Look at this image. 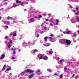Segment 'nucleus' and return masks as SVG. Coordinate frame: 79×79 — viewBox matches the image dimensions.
<instances>
[{"mask_svg":"<svg viewBox=\"0 0 79 79\" xmlns=\"http://www.w3.org/2000/svg\"><path fill=\"white\" fill-rule=\"evenodd\" d=\"M59 42L60 44H64L66 45H69L71 44V41L69 40L66 39H61L60 40Z\"/></svg>","mask_w":79,"mask_h":79,"instance_id":"f257e3e1","label":"nucleus"},{"mask_svg":"<svg viewBox=\"0 0 79 79\" xmlns=\"http://www.w3.org/2000/svg\"><path fill=\"white\" fill-rule=\"evenodd\" d=\"M25 74V73L24 72H23L22 73H21L19 75L18 77H19L20 79H22V77H23V75H24Z\"/></svg>","mask_w":79,"mask_h":79,"instance_id":"f03ea898","label":"nucleus"},{"mask_svg":"<svg viewBox=\"0 0 79 79\" xmlns=\"http://www.w3.org/2000/svg\"><path fill=\"white\" fill-rule=\"evenodd\" d=\"M26 72L28 73H31L34 72V71L33 70H31L30 69H28L25 70Z\"/></svg>","mask_w":79,"mask_h":79,"instance_id":"7ed1b4c3","label":"nucleus"},{"mask_svg":"<svg viewBox=\"0 0 79 79\" xmlns=\"http://www.w3.org/2000/svg\"><path fill=\"white\" fill-rule=\"evenodd\" d=\"M37 56L38 58H39V59H40V60L43 59V56L41 54H39Z\"/></svg>","mask_w":79,"mask_h":79,"instance_id":"20e7f679","label":"nucleus"},{"mask_svg":"<svg viewBox=\"0 0 79 79\" xmlns=\"http://www.w3.org/2000/svg\"><path fill=\"white\" fill-rule=\"evenodd\" d=\"M3 23L5 24H6L7 25H9L10 23V21H4Z\"/></svg>","mask_w":79,"mask_h":79,"instance_id":"39448f33","label":"nucleus"},{"mask_svg":"<svg viewBox=\"0 0 79 79\" xmlns=\"http://www.w3.org/2000/svg\"><path fill=\"white\" fill-rule=\"evenodd\" d=\"M35 21V20L33 18H31L30 19V21H29V23H33V22H34Z\"/></svg>","mask_w":79,"mask_h":79,"instance_id":"423d86ee","label":"nucleus"},{"mask_svg":"<svg viewBox=\"0 0 79 79\" xmlns=\"http://www.w3.org/2000/svg\"><path fill=\"white\" fill-rule=\"evenodd\" d=\"M65 31H66V34H69V33L71 32V31L68 30V29H66Z\"/></svg>","mask_w":79,"mask_h":79,"instance_id":"0eeeda50","label":"nucleus"},{"mask_svg":"<svg viewBox=\"0 0 79 79\" xmlns=\"http://www.w3.org/2000/svg\"><path fill=\"white\" fill-rule=\"evenodd\" d=\"M34 75H35L34 73L31 74L28 76V77L29 79H31V78H32V77H33V76H34Z\"/></svg>","mask_w":79,"mask_h":79,"instance_id":"6e6552de","label":"nucleus"},{"mask_svg":"<svg viewBox=\"0 0 79 79\" xmlns=\"http://www.w3.org/2000/svg\"><path fill=\"white\" fill-rule=\"evenodd\" d=\"M43 45L45 46V47H48L49 46H50V45H51V44H49V43H46L45 44V43L43 44Z\"/></svg>","mask_w":79,"mask_h":79,"instance_id":"1a4fd4ad","label":"nucleus"},{"mask_svg":"<svg viewBox=\"0 0 79 79\" xmlns=\"http://www.w3.org/2000/svg\"><path fill=\"white\" fill-rule=\"evenodd\" d=\"M28 45V44L27 43H23V45L24 47H26V46H27Z\"/></svg>","mask_w":79,"mask_h":79,"instance_id":"9d476101","label":"nucleus"},{"mask_svg":"<svg viewBox=\"0 0 79 79\" xmlns=\"http://www.w3.org/2000/svg\"><path fill=\"white\" fill-rule=\"evenodd\" d=\"M5 54L2 55L1 56V57L0 58V59H1V60H2V59H3V58H5Z\"/></svg>","mask_w":79,"mask_h":79,"instance_id":"9b49d317","label":"nucleus"},{"mask_svg":"<svg viewBox=\"0 0 79 79\" xmlns=\"http://www.w3.org/2000/svg\"><path fill=\"white\" fill-rule=\"evenodd\" d=\"M71 21L72 23H75L76 22V20L74 19H72V20H71Z\"/></svg>","mask_w":79,"mask_h":79,"instance_id":"f8f14e48","label":"nucleus"},{"mask_svg":"<svg viewBox=\"0 0 79 79\" xmlns=\"http://www.w3.org/2000/svg\"><path fill=\"white\" fill-rule=\"evenodd\" d=\"M76 20L77 22H79V17L78 16H76Z\"/></svg>","mask_w":79,"mask_h":79,"instance_id":"ddd939ff","label":"nucleus"},{"mask_svg":"<svg viewBox=\"0 0 79 79\" xmlns=\"http://www.w3.org/2000/svg\"><path fill=\"white\" fill-rule=\"evenodd\" d=\"M37 31H36V32H35V36H36V37H39V35H40L39 34H38L37 33Z\"/></svg>","mask_w":79,"mask_h":79,"instance_id":"4468645a","label":"nucleus"},{"mask_svg":"<svg viewBox=\"0 0 79 79\" xmlns=\"http://www.w3.org/2000/svg\"><path fill=\"white\" fill-rule=\"evenodd\" d=\"M32 43V41H28V45H31V44H33Z\"/></svg>","mask_w":79,"mask_h":79,"instance_id":"2eb2a0df","label":"nucleus"},{"mask_svg":"<svg viewBox=\"0 0 79 79\" xmlns=\"http://www.w3.org/2000/svg\"><path fill=\"white\" fill-rule=\"evenodd\" d=\"M6 65H4L3 68L2 69V71H4V70H5V69H6Z\"/></svg>","mask_w":79,"mask_h":79,"instance_id":"dca6fc26","label":"nucleus"},{"mask_svg":"<svg viewBox=\"0 0 79 79\" xmlns=\"http://www.w3.org/2000/svg\"><path fill=\"white\" fill-rule=\"evenodd\" d=\"M6 65H4L3 68L2 69V71H4V70H5V69H6Z\"/></svg>","mask_w":79,"mask_h":79,"instance_id":"f3484780","label":"nucleus"},{"mask_svg":"<svg viewBox=\"0 0 79 79\" xmlns=\"http://www.w3.org/2000/svg\"><path fill=\"white\" fill-rule=\"evenodd\" d=\"M6 65H4L3 68L2 69V71H4V70H5V69H6Z\"/></svg>","mask_w":79,"mask_h":79,"instance_id":"a211bd4d","label":"nucleus"},{"mask_svg":"<svg viewBox=\"0 0 79 79\" xmlns=\"http://www.w3.org/2000/svg\"><path fill=\"white\" fill-rule=\"evenodd\" d=\"M36 74H40V69L38 70L36 72Z\"/></svg>","mask_w":79,"mask_h":79,"instance_id":"6ab92c4d","label":"nucleus"},{"mask_svg":"<svg viewBox=\"0 0 79 79\" xmlns=\"http://www.w3.org/2000/svg\"><path fill=\"white\" fill-rule=\"evenodd\" d=\"M64 61V59H62L60 60L59 61V63H63V62Z\"/></svg>","mask_w":79,"mask_h":79,"instance_id":"aec40b11","label":"nucleus"},{"mask_svg":"<svg viewBox=\"0 0 79 79\" xmlns=\"http://www.w3.org/2000/svg\"><path fill=\"white\" fill-rule=\"evenodd\" d=\"M16 35V32L15 31H14V34L12 35L13 37H15Z\"/></svg>","mask_w":79,"mask_h":79,"instance_id":"412c9836","label":"nucleus"},{"mask_svg":"<svg viewBox=\"0 0 79 79\" xmlns=\"http://www.w3.org/2000/svg\"><path fill=\"white\" fill-rule=\"evenodd\" d=\"M43 59L44 60H48V57L47 56H45L44 57Z\"/></svg>","mask_w":79,"mask_h":79,"instance_id":"4be33fe9","label":"nucleus"},{"mask_svg":"<svg viewBox=\"0 0 79 79\" xmlns=\"http://www.w3.org/2000/svg\"><path fill=\"white\" fill-rule=\"evenodd\" d=\"M7 47L8 48H10L11 47V45L10 44V43H9L8 45H7Z\"/></svg>","mask_w":79,"mask_h":79,"instance_id":"5701e85b","label":"nucleus"},{"mask_svg":"<svg viewBox=\"0 0 79 79\" xmlns=\"http://www.w3.org/2000/svg\"><path fill=\"white\" fill-rule=\"evenodd\" d=\"M10 19H12V18L11 17H10V16H8L7 17V20Z\"/></svg>","mask_w":79,"mask_h":79,"instance_id":"b1692460","label":"nucleus"},{"mask_svg":"<svg viewBox=\"0 0 79 79\" xmlns=\"http://www.w3.org/2000/svg\"><path fill=\"white\" fill-rule=\"evenodd\" d=\"M16 3H21V1L16 0Z\"/></svg>","mask_w":79,"mask_h":79,"instance_id":"393cba45","label":"nucleus"},{"mask_svg":"<svg viewBox=\"0 0 79 79\" xmlns=\"http://www.w3.org/2000/svg\"><path fill=\"white\" fill-rule=\"evenodd\" d=\"M49 40H50L51 42H52V40H53V38H52L51 37H49Z\"/></svg>","mask_w":79,"mask_h":79,"instance_id":"a878e982","label":"nucleus"},{"mask_svg":"<svg viewBox=\"0 0 79 79\" xmlns=\"http://www.w3.org/2000/svg\"><path fill=\"white\" fill-rule=\"evenodd\" d=\"M37 52V49H35L32 51V52H33V53Z\"/></svg>","mask_w":79,"mask_h":79,"instance_id":"bb28decb","label":"nucleus"},{"mask_svg":"<svg viewBox=\"0 0 79 79\" xmlns=\"http://www.w3.org/2000/svg\"><path fill=\"white\" fill-rule=\"evenodd\" d=\"M47 71L48 72H50V73H52V70L50 69H48Z\"/></svg>","mask_w":79,"mask_h":79,"instance_id":"cd10ccee","label":"nucleus"},{"mask_svg":"<svg viewBox=\"0 0 79 79\" xmlns=\"http://www.w3.org/2000/svg\"><path fill=\"white\" fill-rule=\"evenodd\" d=\"M47 38H48L47 37H46L44 38V39L45 42H47Z\"/></svg>","mask_w":79,"mask_h":79,"instance_id":"c85d7f7f","label":"nucleus"},{"mask_svg":"<svg viewBox=\"0 0 79 79\" xmlns=\"http://www.w3.org/2000/svg\"><path fill=\"white\" fill-rule=\"evenodd\" d=\"M15 50L16 49H14L13 52V55H15L16 53V51H15Z\"/></svg>","mask_w":79,"mask_h":79,"instance_id":"c756f323","label":"nucleus"},{"mask_svg":"<svg viewBox=\"0 0 79 79\" xmlns=\"http://www.w3.org/2000/svg\"><path fill=\"white\" fill-rule=\"evenodd\" d=\"M13 6H14V7H16L17 6V5H16V3H14Z\"/></svg>","mask_w":79,"mask_h":79,"instance_id":"7c9ffc66","label":"nucleus"},{"mask_svg":"<svg viewBox=\"0 0 79 79\" xmlns=\"http://www.w3.org/2000/svg\"><path fill=\"white\" fill-rule=\"evenodd\" d=\"M77 12L76 13V15H79V10H77Z\"/></svg>","mask_w":79,"mask_h":79,"instance_id":"2f4dec72","label":"nucleus"},{"mask_svg":"<svg viewBox=\"0 0 79 79\" xmlns=\"http://www.w3.org/2000/svg\"><path fill=\"white\" fill-rule=\"evenodd\" d=\"M11 68L10 67H9L7 69L6 71H9V70H11Z\"/></svg>","mask_w":79,"mask_h":79,"instance_id":"473e14b6","label":"nucleus"},{"mask_svg":"<svg viewBox=\"0 0 79 79\" xmlns=\"http://www.w3.org/2000/svg\"><path fill=\"white\" fill-rule=\"evenodd\" d=\"M14 34V31L13 32H11V33H10L9 35H13V34Z\"/></svg>","mask_w":79,"mask_h":79,"instance_id":"72a5a7b5","label":"nucleus"},{"mask_svg":"<svg viewBox=\"0 0 79 79\" xmlns=\"http://www.w3.org/2000/svg\"><path fill=\"white\" fill-rule=\"evenodd\" d=\"M59 74L57 73H56L54 74V76H58Z\"/></svg>","mask_w":79,"mask_h":79,"instance_id":"f704fd0d","label":"nucleus"},{"mask_svg":"<svg viewBox=\"0 0 79 79\" xmlns=\"http://www.w3.org/2000/svg\"><path fill=\"white\" fill-rule=\"evenodd\" d=\"M13 23H12V24H15V23H17V22L15 21V20H13Z\"/></svg>","mask_w":79,"mask_h":79,"instance_id":"c9c22d12","label":"nucleus"},{"mask_svg":"<svg viewBox=\"0 0 79 79\" xmlns=\"http://www.w3.org/2000/svg\"><path fill=\"white\" fill-rule=\"evenodd\" d=\"M52 53H53V52H52V51H50V52H49V54L50 55L51 54H52Z\"/></svg>","mask_w":79,"mask_h":79,"instance_id":"e433bc0d","label":"nucleus"},{"mask_svg":"<svg viewBox=\"0 0 79 79\" xmlns=\"http://www.w3.org/2000/svg\"><path fill=\"white\" fill-rule=\"evenodd\" d=\"M50 21L51 22V23H53V22H54V21L52 19H50Z\"/></svg>","mask_w":79,"mask_h":79,"instance_id":"4c0bfd02","label":"nucleus"},{"mask_svg":"<svg viewBox=\"0 0 79 79\" xmlns=\"http://www.w3.org/2000/svg\"><path fill=\"white\" fill-rule=\"evenodd\" d=\"M43 77H44L45 79H48V76H46L45 77L44 76H43Z\"/></svg>","mask_w":79,"mask_h":79,"instance_id":"58836bf2","label":"nucleus"},{"mask_svg":"<svg viewBox=\"0 0 79 79\" xmlns=\"http://www.w3.org/2000/svg\"><path fill=\"white\" fill-rule=\"evenodd\" d=\"M38 17L40 18H41L42 17V15H39Z\"/></svg>","mask_w":79,"mask_h":79,"instance_id":"ea45409f","label":"nucleus"},{"mask_svg":"<svg viewBox=\"0 0 79 79\" xmlns=\"http://www.w3.org/2000/svg\"><path fill=\"white\" fill-rule=\"evenodd\" d=\"M35 42H36V40H34L33 41H32V43L33 44H34Z\"/></svg>","mask_w":79,"mask_h":79,"instance_id":"a19ab883","label":"nucleus"},{"mask_svg":"<svg viewBox=\"0 0 79 79\" xmlns=\"http://www.w3.org/2000/svg\"><path fill=\"white\" fill-rule=\"evenodd\" d=\"M40 34H44V31H41L40 32Z\"/></svg>","mask_w":79,"mask_h":79,"instance_id":"79ce46f5","label":"nucleus"},{"mask_svg":"<svg viewBox=\"0 0 79 79\" xmlns=\"http://www.w3.org/2000/svg\"><path fill=\"white\" fill-rule=\"evenodd\" d=\"M23 4H24V3L23 2H22L21 3V5H22V6H23L24 5H23Z\"/></svg>","mask_w":79,"mask_h":79,"instance_id":"37998d69","label":"nucleus"},{"mask_svg":"<svg viewBox=\"0 0 79 79\" xmlns=\"http://www.w3.org/2000/svg\"><path fill=\"white\" fill-rule=\"evenodd\" d=\"M73 35H74V36H75L76 37L77 36V34L75 33V34H73Z\"/></svg>","mask_w":79,"mask_h":79,"instance_id":"c03bdc74","label":"nucleus"},{"mask_svg":"<svg viewBox=\"0 0 79 79\" xmlns=\"http://www.w3.org/2000/svg\"><path fill=\"white\" fill-rule=\"evenodd\" d=\"M63 77V74H61L60 75V78H62V77Z\"/></svg>","mask_w":79,"mask_h":79,"instance_id":"a18cd8bd","label":"nucleus"},{"mask_svg":"<svg viewBox=\"0 0 79 79\" xmlns=\"http://www.w3.org/2000/svg\"><path fill=\"white\" fill-rule=\"evenodd\" d=\"M44 30H47V27H44Z\"/></svg>","mask_w":79,"mask_h":79,"instance_id":"49530a36","label":"nucleus"},{"mask_svg":"<svg viewBox=\"0 0 79 79\" xmlns=\"http://www.w3.org/2000/svg\"><path fill=\"white\" fill-rule=\"evenodd\" d=\"M72 11H73V12H74V13H76V10L73 9H72Z\"/></svg>","mask_w":79,"mask_h":79,"instance_id":"de8ad7c7","label":"nucleus"},{"mask_svg":"<svg viewBox=\"0 0 79 79\" xmlns=\"http://www.w3.org/2000/svg\"><path fill=\"white\" fill-rule=\"evenodd\" d=\"M66 69H67V68L64 67V71L65 72H66V71H66Z\"/></svg>","mask_w":79,"mask_h":79,"instance_id":"09e8293b","label":"nucleus"},{"mask_svg":"<svg viewBox=\"0 0 79 79\" xmlns=\"http://www.w3.org/2000/svg\"><path fill=\"white\" fill-rule=\"evenodd\" d=\"M5 39H8V37L7 36H6L5 37Z\"/></svg>","mask_w":79,"mask_h":79,"instance_id":"8fccbe9b","label":"nucleus"},{"mask_svg":"<svg viewBox=\"0 0 79 79\" xmlns=\"http://www.w3.org/2000/svg\"><path fill=\"white\" fill-rule=\"evenodd\" d=\"M77 78H78V75H77L75 77V79H77Z\"/></svg>","mask_w":79,"mask_h":79,"instance_id":"3c124183","label":"nucleus"},{"mask_svg":"<svg viewBox=\"0 0 79 79\" xmlns=\"http://www.w3.org/2000/svg\"><path fill=\"white\" fill-rule=\"evenodd\" d=\"M50 36L51 37H53V36H54V35H53V34H51L50 35Z\"/></svg>","mask_w":79,"mask_h":79,"instance_id":"603ef678","label":"nucleus"},{"mask_svg":"<svg viewBox=\"0 0 79 79\" xmlns=\"http://www.w3.org/2000/svg\"><path fill=\"white\" fill-rule=\"evenodd\" d=\"M14 49H13V48H10V50H11V51H13V50H14Z\"/></svg>","mask_w":79,"mask_h":79,"instance_id":"864d4df0","label":"nucleus"},{"mask_svg":"<svg viewBox=\"0 0 79 79\" xmlns=\"http://www.w3.org/2000/svg\"><path fill=\"white\" fill-rule=\"evenodd\" d=\"M9 42L10 43H12V42H13V40H10Z\"/></svg>","mask_w":79,"mask_h":79,"instance_id":"5fc2aeb1","label":"nucleus"},{"mask_svg":"<svg viewBox=\"0 0 79 79\" xmlns=\"http://www.w3.org/2000/svg\"><path fill=\"white\" fill-rule=\"evenodd\" d=\"M60 60V57H58L56 58V60Z\"/></svg>","mask_w":79,"mask_h":79,"instance_id":"6e6d98bb","label":"nucleus"},{"mask_svg":"<svg viewBox=\"0 0 79 79\" xmlns=\"http://www.w3.org/2000/svg\"><path fill=\"white\" fill-rule=\"evenodd\" d=\"M5 27H6V28H7V29H8V26H5Z\"/></svg>","mask_w":79,"mask_h":79,"instance_id":"4d7b16f0","label":"nucleus"},{"mask_svg":"<svg viewBox=\"0 0 79 79\" xmlns=\"http://www.w3.org/2000/svg\"><path fill=\"white\" fill-rule=\"evenodd\" d=\"M69 2H73V0H68Z\"/></svg>","mask_w":79,"mask_h":79,"instance_id":"13d9d810","label":"nucleus"},{"mask_svg":"<svg viewBox=\"0 0 79 79\" xmlns=\"http://www.w3.org/2000/svg\"><path fill=\"white\" fill-rule=\"evenodd\" d=\"M55 25L56 26L57 25H58V23H56Z\"/></svg>","mask_w":79,"mask_h":79,"instance_id":"bf43d9fd","label":"nucleus"},{"mask_svg":"<svg viewBox=\"0 0 79 79\" xmlns=\"http://www.w3.org/2000/svg\"><path fill=\"white\" fill-rule=\"evenodd\" d=\"M48 16H51V14H48Z\"/></svg>","mask_w":79,"mask_h":79,"instance_id":"052dcab7","label":"nucleus"},{"mask_svg":"<svg viewBox=\"0 0 79 79\" xmlns=\"http://www.w3.org/2000/svg\"><path fill=\"white\" fill-rule=\"evenodd\" d=\"M15 59V58L14 57H12V60H14V59Z\"/></svg>","mask_w":79,"mask_h":79,"instance_id":"680f3d73","label":"nucleus"},{"mask_svg":"<svg viewBox=\"0 0 79 79\" xmlns=\"http://www.w3.org/2000/svg\"><path fill=\"white\" fill-rule=\"evenodd\" d=\"M50 25L52 26H53V24L52 23H50Z\"/></svg>","mask_w":79,"mask_h":79,"instance_id":"e2e57ef3","label":"nucleus"},{"mask_svg":"<svg viewBox=\"0 0 79 79\" xmlns=\"http://www.w3.org/2000/svg\"><path fill=\"white\" fill-rule=\"evenodd\" d=\"M6 4H7V2H6L4 3V5H6Z\"/></svg>","mask_w":79,"mask_h":79,"instance_id":"0e129e2a","label":"nucleus"},{"mask_svg":"<svg viewBox=\"0 0 79 79\" xmlns=\"http://www.w3.org/2000/svg\"><path fill=\"white\" fill-rule=\"evenodd\" d=\"M63 33L64 34H66V31H64V32H63Z\"/></svg>","mask_w":79,"mask_h":79,"instance_id":"69168bd1","label":"nucleus"},{"mask_svg":"<svg viewBox=\"0 0 79 79\" xmlns=\"http://www.w3.org/2000/svg\"><path fill=\"white\" fill-rule=\"evenodd\" d=\"M56 22H59V21H58V19H56Z\"/></svg>","mask_w":79,"mask_h":79,"instance_id":"338daca9","label":"nucleus"},{"mask_svg":"<svg viewBox=\"0 0 79 79\" xmlns=\"http://www.w3.org/2000/svg\"><path fill=\"white\" fill-rule=\"evenodd\" d=\"M32 3H36V2H35V1H33Z\"/></svg>","mask_w":79,"mask_h":79,"instance_id":"774afa93","label":"nucleus"}]
</instances>
